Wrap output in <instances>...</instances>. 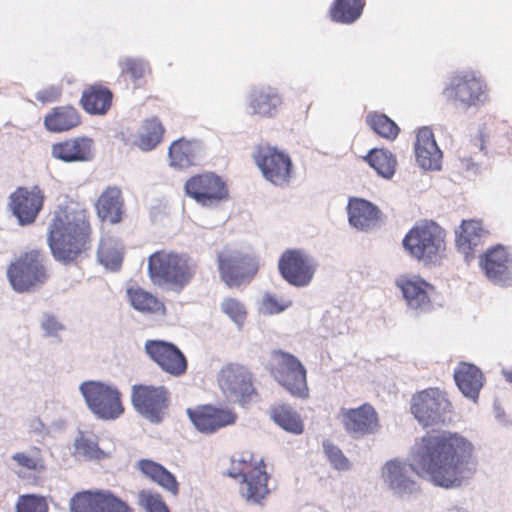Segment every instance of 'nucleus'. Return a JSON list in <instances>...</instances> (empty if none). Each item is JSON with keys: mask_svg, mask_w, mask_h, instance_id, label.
<instances>
[{"mask_svg": "<svg viewBox=\"0 0 512 512\" xmlns=\"http://www.w3.org/2000/svg\"><path fill=\"white\" fill-rule=\"evenodd\" d=\"M473 443L457 432H427L411 449L409 463L391 459L382 469V477L393 494L410 496L419 486L410 476L420 477L444 489L460 488L473 478L478 461Z\"/></svg>", "mask_w": 512, "mask_h": 512, "instance_id": "nucleus-1", "label": "nucleus"}, {"mask_svg": "<svg viewBox=\"0 0 512 512\" xmlns=\"http://www.w3.org/2000/svg\"><path fill=\"white\" fill-rule=\"evenodd\" d=\"M91 227L85 209L60 208L49 224L47 243L56 262L78 265L90 249Z\"/></svg>", "mask_w": 512, "mask_h": 512, "instance_id": "nucleus-2", "label": "nucleus"}, {"mask_svg": "<svg viewBox=\"0 0 512 512\" xmlns=\"http://www.w3.org/2000/svg\"><path fill=\"white\" fill-rule=\"evenodd\" d=\"M445 230L433 220L415 224L402 239L407 254L424 267L435 268L442 265L445 258Z\"/></svg>", "mask_w": 512, "mask_h": 512, "instance_id": "nucleus-3", "label": "nucleus"}, {"mask_svg": "<svg viewBox=\"0 0 512 512\" xmlns=\"http://www.w3.org/2000/svg\"><path fill=\"white\" fill-rule=\"evenodd\" d=\"M45 260L44 252L33 249L11 262L7 267V279L12 289L17 293L39 291L50 277Z\"/></svg>", "mask_w": 512, "mask_h": 512, "instance_id": "nucleus-4", "label": "nucleus"}, {"mask_svg": "<svg viewBox=\"0 0 512 512\" xmlns=\"http://www.w3.org/2000/svg\"><path fill=\"white\" fill-rule=\"evenodd\" d=\"M79 392L88 410L98 420L115 421L125 412L122 394L114 385L100 380H86L79 385Z\"/></svg>", "mask_w": 512, "mask_h": 512, "instance_id": "nucleus-5", "label": "nucleus"}, {"mask_svg": "<svg viewBox=\"0 0 512 512\" xmlns=\"http://www.w3.org/2000/svg\"><path fill=\"white\" fill-rule=\"evenodd\" d=\"M148 273L154 284L181 291L193 278L187 261L176 253L154 252L148 259Z\"/></svg>", "mask_w": 512, "mask_h": 512, "instance_id": "nucleus-6", "label": "nucleus"}, {"mask_svg": "<svg viewBox=\"0 0 512 512\" xmlns=\"http://www.w3.org/2000/svg\"><path fill=\"white\" fill-rule=\"evenodd\" d=\"M270 372L275 381L292 396L300 399L309 396L306 368L293 354L281 349L273 350Z\"/></svg>", "mask_w": 512, "mask_h": 512, "instance_id": "nucleus-7", "label": "nucleus"}, {"mask_svg": "<svg viewBox=\"0 0 512 512\" xmlns=\"http://www.w3.org/2000/svg\"><path fill=\"white\" fill-rule=\"evenodd\" d=\"M411 413L423 427L445 425L452 421V404L439 388L417 392L411 400Z\"/></svg>", "mask_w": 512, "mask_h": 512, "instance_id": "nucleus-8", "label": "nucleus"}, {"mask_svg": "<svg viewBox=\"0 0 512 512\" xmlns=\"http://www.w3.org/2000/svg\"><path fill=\"white\" fill-rule=\"evenodd\" d=\"M171 393L164 385L134 384L131 404L135 411L152 424H160L170 406Z\"/></svg>", "mask_w": 512, "mask_h": 512, "instance_id": "nucleus-9", "label": "nucleus"}, {"mask_svg": "<svg viewBox=\"0 0 512 512\" xmlns=\"http://www.w3.org/2000/svg\"><path fill=\"white\" fill-rule=\"evenodd\" d=\"M318 267L317 259L300 248L287 249L278 259L280 276L289 285L297 288L307 287L312 282Z\"/></svg>", "mask_w": 512, "mask_h": 512, "instance_id": "nucleus-10", "label": "nucleus"}, {"mask_svg": "<svg viewBox=\"0 0 512 512\" xmlns=\"http://www.w3.org/2000/svg\"><path fill=\"white\" fill-rule=\"evenodd\" d=\"M188 197L203 207H217L230 198L226 182L214 172L197 174L189 178L184 186Z\"/></svg>", "mask_w": 512, "mask_h": 512, "instance_id": "nucleus-11", "label": "nucleus"}, {"mask_svg": "<svg viewBox=\"0 0 512 512\" xmlns=\"http://www.w3.org/2000/svg\"><path fill=\"white\" fill-rule=\"evenodd\" d=\"M217 261L221 280L230 288L249 283L259 270L258 259L240 251L220 253Z\"/></svg>", "mask_w": 512, "mask_h": 512, "instance_id": "nucleus-12", "label": "nucleus"}, {"mask_svg": "<svg viewBox=\"0 0 512 512\" xmlns=\"http://www.w3.org/2000/svg\"><path fill=\"white\" fill-rule=\"evenodd\" d=\"M44 202L45 195L39 186H20L8 196L7 208L20 227H27L36 222Z\"/></svg>", "mask_w": 512, "mask_h": 512, "instance_id": "nucleus-13", "label": "nucleus"}, {"mask_svg": "<svg viewBox=\"0 0 512 512\" xmlns=\"http://www.w3.org/2000/svg\"><path fill=\"white\" fill-rule=\"evenodd\" d=\"M70 512H134L133 508L111 490H83L69 503Z\"/></svg>", "mask_w": 512, "mask_h": 512, "instance_id": "nucleus-14", "label": "nucleus"}, {"mask_svg": "<svg viewBox=\"0 0 512 512\" xmlns=\"http://www.w3.org/2000/svg\"><path fill=\"white\" fill-rule=\"evenodd\" d=\"M144 351L163 372L173 377H181L188 370L185 354L173 342L149 339L144 344Z\"/></svg>", "mask_w": 512, "mask_h": 512, "instance_id": "nucleus-15", "label": "nucleus"}, {"mask_svg": "<svg viewBox=\"0 0 512 512\" xmlns=\"http://www.w3.org/2000/svg\"><path fill=\"white\" fill-rule=\"evenodd\" d=\"M263 177L276 186L290 182L293 163L290 156L276 147L260 148L254 155Z\"/></svg>", "mask_w": 512, "mask_h": 512, "instance_id": "nucleus-16", "label": "nucleus"}, {"mask_svg": "<svg viewBox=\"0 0 512 512\" xmlns=\"http://www.w3.org/2000/svg\"><path fill=\"white\" fill-rule=\"evenodd\" d=\"M186 412L195 429L205 435L233 425L237 420V414L233 410L212 404L188 408Z\"/></svg>", "mask_w": 512, "mask_h": 512, "instance_id": "nucleus-17", "label": "nucleus"}, {"mask_svg": "<svg viewBox=\"0 0 512 512\" xmlns=\"http://www.w3.org/2000/svg\"><path fill=\"white\" fill-rule=\"evenodd\" d=\"M485 85L473 74L465 73L453 77L444 88L443 95L447 100L458 101L463 107L469 108L482 104L486 99Z\"/></svg>", "mask_w": 512, "mask_h": 512, "instance_id": "nucleus-18", "label": "nucleus"}, {"mask_svg": "<svg viewBox=\"0 0 512 512\" xmlns=\"http://www.w3.org/2000/svg\"><path fill=\"white\" fill-rule=\"evenodd\" d=\"M219 385L226 396L242 405L251 401L256 394L251 374L240 365L230 364L219 374Z\"/></svg>", "mask_w": 512, "mask_h": 512, "instance_id": "nucleus-19", "label": "nucleus"}, {"mask_svg": "<svg viewBox=\"0 0 512 512\" xmlns=\"http://www.w3.org/2000/svg\"><path fill=\"white\" fill-rule=\"evenodd\" d=\"M395 284L400 289L409 309L418 314L432 310L430 292L434 290V287L425 279L416 275L411 277L400 276L396 279Z\"/></svg>", "mask_w": 512, "mask_h": 512, "instance_id": "nucleus-20", "label": "nucleus"}, {"mask_svg": "<svg viewBox=\"0 0 512 512\" xmlns=\"http://www.w3.org/2000/svg\"><path fill=\"white\" fill-rule=\"evenodd\" d=\"M508 253L506 248L497 244L486 250L481 256L479 265L485 276L494 284L509 286L512 282L511 273L508 269Z\"/></svg>", "mask_w": 512, "mask_h": 512, "instance_id": "nucleus-21", "label": "nucleus"}, {"mask_svg": "<svg viewBox=\"0 0 512 512\" xmlns=\"http://www.w3.org/2000/svg\"><path fill=\"white\" fill-rule=\"evenodd\" d=\"M53 158L64 163L90 162L94 159V141L87 136L56 142L51 146Z\"/></svg>", "mask_w": 512, "mask_h": 512, "instance_id": "nucleus-22", "label": "nucleus"}, {"mask_svg": "<svg viewBox=\"0 0 512 512\" xmlns=\"http://www.w3.org/2000/svg\"><path fill=\"white\" fill-rule=\"evenodd\" d=\"M415 157L424 170H440L442 151L438 147L432 130L428 127L419 129L414 143Z\"/></svg>", "mask_w": 512, "mask_h": 512, "instance_id": "nucleus-23", "label": "nucleus"}, {"mask_svg": "<svg viewBox=\"0 0 512 512\" xmlns=\"http://www.w3.org/2000/svg\"><path fill=\"white\" fill-rule=\"evenodd\" d=\"M282 97L270 86L253 87L247 95V109L250 115L272 118L277 115Z\"/></svg>", "mask_w": 512, "mask_h": 512, "instance_id": "nucleus-24", "label": "nucleus"}, {"mask_svg": "<svg viewBox=\"0 0 512 512\" xmlns=\"http://www.w3.org/2000/svg\"><path fill=\"white\" fill-rule=\"evenodd\" d=\"M345 430L354 437L373 434L379 424L376 410L370 404H363L358 408L349 409L343 416Z\"/></svg>", "mask_w": 512, "mask_h": 512, "instance_id": "nucleus-25", "label": "nucleus"}, {"mask_svg": "<svg viewBox=\"0 0 512 512\" xmlns=\"http://www.w3.org/2000/svg\"><path fill=\"white\" fill-rule=\"evenodd\" d=\"M168 158L170 166L176 169L197 165L203 159V144L199 140L179 138L169 146Z\"/></svg>", "mask_w": 512, "mask_h": 512, "instance_id": "nucleus-26", "label": "nucleus"}, {"mask_svg": "<svg viewBox=\"0 0 512 512\" xmlns=\"http://www.w3.org/2000/svg\"><path fill=\"white\" fill-rule=\"evenodd\" d=\"M350 226L360 231H368L381 215L377 205L364 198H350L347 205Z\"/></svg>", "mask_w": 512, "mask_h": 512, "instance_id": "nucleus-27", "label": "nucleus"}, {"mask_svg": "<svg viewBox=\"0 0 512 512\" xmlns=\"http://www.w3.org/2000/svg\"><path fill=\"white\" fill-rule=\"evenodd\" d=\"M454 380L461 393L473 402H477L484 385V375L474 364L461 363L454 371Z\"/></svg>", "mask_w": 512, "mask_h": 512, "instance_id": "nucleus-28", "label": "nucleus"}, {"mask_svg": "<svg viewBox=\"0 0 512 512\" xmlns=\"http://www.w3.org/2000/svg\"><path fill=\"white\" fill-rule=\"evenodd\" d=\"M269 478L270 475L265 471L264 461L260 460V463L252 471L243 475L241 482L245 485V490L242 489V496L249 502L261 504L262 500L270 493L267 486Z\"/></svg>", "mask_w": 512, "mask_h": 512, "instance_id": "nucleus-29", "label": "nucleus"}, {"mask_svg": "<svg viewBox=\"0 0 512 512\" xmlns=\"http://www.w3.org/2000/svg\"><path fill=\"white\" fill-rule=\"evenodd\" d=\"M80 124L79 112L70 105L54 107L44 117V127L52 133L70 131Z\"/></svg>", "mask_w": 512, "mask_h": 512, "instance_id": "nucleus-30", "label": "nucleus"}, {"mask_svg": "<svg viewBox=\"0 0 512 512\" xmlns=\"http://www.w3.org/2000/svg\"><path fill=\"white\" fill-rule=\"evenodd\" d=\"M112 91L102 85H93L83 91L80 104L90 115H104L112 105Z\"/></svg>", "mask_w": 512, "mask_h": 512, "instance_id": "nucleus-31", "label": "nucleus"}, {"mask_svg": "<svg viewBox=\"0 0 512 512\" xmlns=\"http://www.w3.org/2000/svg\"><path fill=\"white\" fill-rule=\"evenodd\" d=\"M138 469L153 482L176 496L179 493V482L176 476L162 464L150 459L138 461Z\"/></svg>", "mask_w": 512, "mask_h": 512, "instance_id": "nucleus-32", "label": "nucleus"}, {"mask_svg": "<svg viewBox=\"0 0 512 512\" xmlns=\"http://www.w3.org/2000/svg\"><path fill=\"white\" fill-rule=\"evenodd\" d=\"M364 7V0H334L329 9V16L335 23L350 25L362 16Z\"/></svg>", "mask_w": 512, "mask_h": 512, "instance_id": "nucleus-33", "label": "nucleus"}, {"mask_svg": "<svg viewBox=\"0 0 512 512\" xmlns=\"http://www.w3.org/2000/svg\"><path fill=\"white\" fill-rule=\"evenodd\" d=\"M122 206L120 191L116 188L109 189L103 192L97 201V214L102 220L116 224L122 219Z\"/></svg>", "mask_w": 512, "mask_h": 512, "instance_id": "nucleus-34", "label": "nucleus"}, {"mask_svg": "<svg viewBox=\"0 0 512 512\" xmlns=\"http://www.w3.org/2000/svg\"><path fill=\"white\" fill-rule=\"evenodd\" d=\"M364 160L384 179H391L396 172V157L388 149L372 148L364 156Z\"/></svg>", "mask_w": 512, "mask_h": 512, "instance_id": "nucleus-35", "label": "nucleus"}, {"mask_svg": "<svg viewBox=\"0 0 512 512\" xmlns=\"http://www.w3.org/2000/svg\"><path fill=\"white\" fill-rule=\"evenodd\" d=\"M165 129L157 117L146 119L141 127L138 147L142 151H151L162 141Z\"/></svg>", "mask_w": 512, "mask_h": 512, "instance_id": "nucleus-36", "label": "nucleus"}, {"mask_svg": "<svg viewBox=\"0 0 512 512\" xmlns=\"http://www.w3.org/2000/svg\"><path fill=\"white\" fill-rule=\"evenodd\" d=\"M127 294L134 309L146 313H165L166 308L163 302L151 293L140 288H130L127 290Z\"/></svg>", "mask_w": 512, "mask_h": 512, "instance_id": "nucleus-37", "label": "nucleus"}, {"mask_svg": "<svg viewBox=\"0 0 512 512\" xmlns=\"http://www.w3.org/2000/svg\"><path fill=\"white\" fill-rule=\"evenodd\" d=\"M271 417L286 432L299 435L304 430V425L299 415L288 405H281L272 409Z\"/></svg>", "mask_w": 512, "mask_h": 512, "instance_id": "nucleus-38", "label": "nucleus"}, {"mask_svg": "<svg viewBox=\"0 0 512 512\" xmlns=\"http://www.w3.org/2000/svg\"><path fill=\"white\" fill-rule=\"evenodd\" d=\"M366 121L377 135L387 140H395L400 133L398 125L386 114H369Z\"/></svg>", "mask_w": 512, "mask_h": 512, "instance_id": "nucleus-39", "label": "nucleus"}, {"mask_svg": "<svg viewBox=\"0 0 512 512\" xmlns=\"http://www.w3.org/2000/svg\"><path fill=\"white\" fill-rule=\"evenodd\" d=\"M97 258L106 269L116 272L123 262V253L110 242H101L97 250Z\"/></svg>", "mask_w": 512, "mask_h": 512, "instance_id": "nucleus-40", "label": "nucleus"}, {"mask_svg": "<svg viewBox=\"0 0 512 512\" xmlns=\"http://www.w3.org/2000/svg\"><path fill=\"white\" fill-rule=\"evenodd\" d=\"M74 446L78 453L87 460H102L109 456L99 447L97 441L85 437L82 432H80V435L75 439Z\"/></svg>", "mask_w": 512, "mask_h": 512, "instance_id": "nucleus-41", "label": "nucleus"}, {"mask_svg": "<svg viewBox=\"0 0 512 512\" xmlns=\"http://www.w3.org/2000/svg\"><path fill=\"white\" fill-rule=\"evenodd\" d=\"M220 309L239 329L243 327L247 310L242 302L236 298L227 297L221 302Z\"/></svg>", "mask_w": 512, "mask_h": 512, "instance_id": "nucleus-42", "label": "nucleus"}, {"mask_svg": "<svg viewBox=\"0 0 512 512\" xmlns=\"http://www.w3.org/2000/svg\"><path fill=\"white\" fill-rule=\"evenodd\" d=\"M15 510L16 512H48V504L44 496L24 494L19 496Z\"/></svg>", "mask_w": 512, "mask_h": 512, "instance_id": "nucleus-43", "label": "nucleus"}, {"mask_svg": "<svg viewBox=\"0 0 512 512\" xmlns=\"http://www.w3.org/2000/svg\"><path fill=\"white\" fill-rule=\"evenodd\" d=\"M139 505L146 512H171L162 496L150 490H141L138 494Z\"/></svg>", "mask_w": 512, "mask_h": 512, "instance_id": "nucleus-44", "label": "nucleus"}, {"mask_svg": "<svg viewBox=\"0 0 512 512\" xmlns=\"http://www.w3.org/2000/svg\"><path fill=\"white\" fill-rule=\"evenodd\" d=\"M323 450L334 469L339 471H346L350 469V461L338 446L329 440H325L323 441Z\"/></svg>", "mask_w": 512, "mask_h": 512, "instance_id": "nucleus-45", "label": "nucleus"}, {"mask_svg": "<svg viewBox=\"0 0 512 512\" xmlns=\"http://www.w3.org/2000/svg\"><path fill=\"white\" fill-rule=\"evenodd\" d=\"M292 306L291 300H279L274 294L266 292L261 300L260 312L264 315H275Z\"/></svg>", "mask_w": 512, "mask_h": 512, "instance_id": "nucleus-46", "label": "nucleus"}, {"mask_svg": "<svg viewBox=\"0 0 512 512\" xmlns=\"http://www.w3.org/2000/svg\"><path fill=\"white\" fill-rule=\"evenodd\" d=\"M122 74H128L133 82L143 78L148 62L141 58L127 57L119 62Z\"/></svg>", "mask_w": 512, "mask_h": 512, "instance_id": "nucleus-47", "label": "nucleus"}, {"mask_svg": "<svg viewBox=\"0 0 512 512\" xmlns=\"http://www.w3.org/2000/svg\"><path fill=\"white\" fill-rule=\"evenodd\" d=\"M456 246L460 253L464 255L465 261L469 262L474 258V248L477 246L475 238H471L464 234L461 230L456 231Z\"/></svg>", "mask_w": 512, "mask_h": 512, "instance_id": "nucleus-48", "label": "nucleus"}, {"mask_svg": "<svg viewBox=\"0 0 512 512\" xmlns=\"http://www.w3.org/2000/svg\"><path fill=\"white\" fill-rule=\"evenodd\" d=\"M41 328L44 330L45 335L49 337H56L58 332L64 330V325L58 321L52 313H44L41 320Z\"/></svg>", "mask_w": 512, "mask_h": 512, "instance_id": "nucleus-49", "label": "nucleus"}, {"mask_svg": "<svg viewBox=\"0 0 512 512\" xmlns=\"http://www.w3.org/2000/svg\"><path fill=\"white\" fill-rule=\"evenodd\" d=\"M460 230L469 237L475 238L477 243L484 232L481 223L474 220H463L460 225Z\"/></svg>", "mask_w": 512, "mask_h": 512, "instance_id": "nucleus-50", "label": "nucleus"}, {"mask_svg": "<svg viewBox=\"0 0 512 512\" xmlns=\"http://www.w3.org/2000/svg\"><path fill=\"white\" fill-rule=\"evenodd\" d=\"M61 95V89L57 86H50L46 89L40 90L36 94V99L42 103H49L56 101Z\"/></svg>", "mask_w": 512, "mask_h": 512, "instance_id": "nucleus-51", "label": "nucleus"}, {"mask_svg": "<svg viewBox=\"0 0 512 512\" xmlns=\"http://www.w3.org/2000/svg\"><path fill=\"white\" fill-rule=\"evenodd\" d=\"M13 460H15L20 466L30 469V470L36 469V466H37L35 459L26 455L25 453L19 452V453L14 454Z\"/></svg>", "mask_w": 512, "mask_h": 512, "instance_id": "nucleus-52", "label": "nucleus"}, {"mask_svg": "<svg viewBox=\"0 0 512 512\" xmlns=\"http://www.w3.org/2000/svg\"><path fill=\"white\" fill-rule=\"evenodd\" d=\"M29 428L30 431L36 435L43 436L46 433L45 425L38 417H34L30 420Z\"/></svg>", "mask_w": 512, "mask_h": 512, "instance_id": "nucleus-53", "label": "nucleus"}, {"mask_svg": "<svg viewBox=\"0 0 512 512\" xmlns=\"http://www.w3.org/2000/svg\"><path fill=\"white\" fill-rule=\"evenodd\" d=\"M463 166L467 171L477 173L479 171V164L474 162L472 158H465L462 160Z\"/></svg>", "mask_w": 512, "mask_h": 512, "instance_id": "nucleus-54", "label": "nucleus"}, {"mask_svg": "<svg viewBox=\"0 0 512 512\" xmlns=\"http://www.w3.org/2000/svg\"><path fill=\"white\" fill-rule=\"evenodd\" d=\"M227 475L233 479H238L239 477L243 479V475H247V473H243L240 469L232 466L228 469Z\"/></svg>", "mask_w": 512, "mask_h": 512, "instance_id": "nucleus-55", "label": "nucleus"}, {"mask_svg": "<svg viewBox=\"0 0 512 512\" xmlns=\"http://www.w3.org/2000/svg\"><path fill=\"white\" fill-rule=\"evenodd\" d=\"M478 142L479 143H475V146L478 147L479 151H484L485 150V141H484V136H483L482 130H479Z\"/></svg>", "mask_w": 512, "mask_h": 512, "instance_id": "nucleus-56", "label": "nucleus"}, {"mask_svg": "<svg viewBox=\"0 0 512 512\" xmlns=\"http://www.w3.org/2000/svg\"><path fill=\"white\" fill-rule=\"evenodd\" d=\"M494 412H495V417L498 420H500L505 415L504 410L497 403H494Z\"/></svg>", "mask_w": 512, "mask_h": 512, "instance_id": "nucleus-57", "label": "nucleus"}, {"mask_svg": "<svg viewBox=\"0 0 512 512\" xmlns=\"http://www.w3.org/2000/svg\"><path fill=\"white\" fill-rule=\"evenodd\" d=\"M447 512H468V511L460 506H451L447 509Z\"/></svg>", "mask_w": 512, "mask_h": 512, "instance_id": "nucleus-58", "label": "nucleus"}, {"mask_svg": "<svg viewBox=\"0 0 512 512\" xmlns=\"http://www.w3.org/2000/svg\"><path fill=\"white\" fill-rule=\"evenodd\" d=\"M506 380L512 383V372L506 374Z\"/></svg>", "mask_w": 512, "mask_h": 512, "instance_id": "nucleus-59", "label": "nucleus"}]
</instances>
